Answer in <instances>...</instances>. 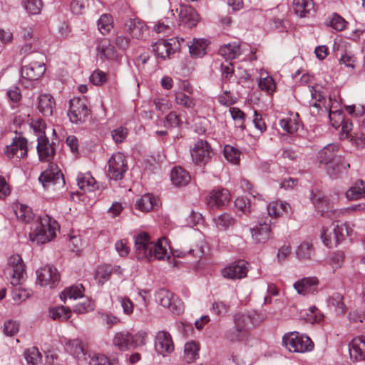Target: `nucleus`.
Listing matches in <instances>:
<instances>
[{"label":"nucleus","mask_w":365,"mask_h":365,"mask_svg":"<svg viewBox=\"0 0 365 365\" xmlns=\"http://www.w3.org/2000/svg\"><path fill=\"white\" fill-rule=\"evenodd\" d=\"M200 346L195 341H190L185 344L184 349V360L187 363L193 362L199 355Z\"/></svg>","instance_id":"obj_41"},{"label":"nucleus","mask_w":365,"mask_h":365,"mask_svg":"<svg viewBox=\"0 0 365 365\" xmlns=\"http://www.w3.org/2000/svg\"><path fill=\"white\" fill-rule=\"evenodd\" d=\"M280 127L289 133H293L298 130V124L290 118H283L279 120Z\"/></svg>","instance_id":"obj_60"},{"label":"nucleus","mask_w":365,"mask_h":365,"mask_svg":"<svg viewBox=\"0 0 365 365\" xmlns=\"http://www.w3.org/2000/svg\"><path fill=\"white\" fill-rule=\"evenodd\" d=\"M153 47L157 56L163 59H165L175 52V49L172 47V43L167 40H159L153 44Z\"/></svg>","instance_id":"obj_31"},{"label":"nucleus","mask_w":365,"mask_h":365,"mask_svg":"<svg viewBox=\"0 0 365 365\" xmlns=\"http://www.w3.org/2000/svg\"><path fill=\"white\" fill-rule=\"evenodd\" d=\"M14 212L16 217L22 222H29L34 217L31 209L22 204L16 206Z\"/></svg>","instance_id":"obj_47"},{"label":"nucleus","mask_w":365,"mask_h":365,"mask_svg":"<svg viewBox=\"0 0 365 365\" xmlns=\"http://www.w3.org/2000/svg\"><path fill=\"white\" fill-rule=\"evenodd\" d=\"M43 5L42 0H26L25 9L29 14L36 15L40 14Z\"/></svg>","instance_id":"obj_55"},{"label":"nucleus","mask_w":365,"mask_h":365,"mask_svg":"<svg viewBox=\"0 0 365 365\" xmlns=\"http://www.w3.org/2000/svg\"><path fill=\"white\" fill-rule=\"evenodd\" d=\"M267 208L269 216L277 217L284 212L287 213L290 209V205L285 202L274 201L268 204Z\"/></svg>","instance_id":"obj_39"},{"label":"nucleus","mask_w":365,"mask_h":365,"mask_svg":"<svg viewBox=\"0 0 365 365\" xmlns=\"http://www.w3.org/2000/svg\"><path fill=\"white\" fill-rule=\"evenodd\" d=\"M150 246V255H148V257L146 258L147 260H161L165 259V258L168 259L170 257V252H168V250L170 247L168 245L166 238H160L157 242H153Z\"/></svg>","instance_id":"obj_19"},{"label":"nucleus","mask_w":365,"mask_h":365,"mask_svg":"<svg viewBox=\"0 0 365 365\" xmlns=\"http://www.w3.org/2000/svg\"><path fill=\"white\" fill-rule=\"evenodd\" d=\"M24 357L29 365H41L42 356L36 347H31L24 351Z\"/></svg>","instance_id":"obj_48"},{"label":"nucleus","mask_w":365,"mask_h":365,"mask_svg":"<svg viewBox=\"0 0 365 365\" xmlns=\"http://www.w3.org/2000/svg\"><path fill=\"white\" fill-rule=\"evenodd\" d=\"M77 184L81 190L91 192L96 189V180L90 175L80 174L77 178Z\"/></svg>","instance_id":"obj_43"},{"label":"nucleus","mask_w":365,"mask_h":365,"mask_svg":"<svg viewBox=\"0 0 365 365\" xmlns=\"http://www.w3.org/2000/svg\"><path fill=\"white\" fill-rule=\"evenodd\" d=\"M350 167L342 156L337 158L334 161L326 165L327 174L332 179H337L341 177Z\"/></svg>","instance_id":"obj_24"},{"label":"nucleus","mask_w":365,"mask_h":365,"mask_svg":"<svg viewBox=\"0 0 365 365\" xmlns=\"http://www.w3.org/2000/svg\"><path fill=\"white\" fill-rule=\"evenodd\" d=\"M349 351L352 360H365V336H360L353 339L349 344Z\"/></svg>","instance_id":"obj_23"},{"label":"nucleus","mask_w":365,"mask_h":365,"mask_svg":"<svg viewBox=\"0 0 365 365\" xmlns=\"http://www.w3.org/2000/svg\"><path fill=\"white\" fill-rule=\"evenodd\" d=\"M348 200H354L365 196V182L361 180H356L346 192Z\"/></svg>","instance_id":"obj_35"},{"label":"nucleus","mask_w":365,"mask_h":365,"mask_svg":"<svg viewBox=\"0 0 365 365\" xmlns=\"http://www.w3.org/2000/svg\"><path fill=\"white\" fill-rule=\"evenodd\" d=\"M127 170L125 155L122 153H115V180L121 179Z\"/></svg>","instance_id":"obj_44"},{"label":"nucleus","mask_w":365,"mask_h":365,"mask_svg":"<svg viewBox=\"0 0 365 365\" xmlns=\"http://www.w3.org/2000/svg\"><path fill=\"white\" fill-rule=\"evenodd\" d=\"M48 313L52 319L60 322L67 320L71 315V309L63 306L51 307L49 309Z\"/></svg>","instance_id":"obj_40"},{"label":"nucleus","mask_w":365,"mask_h":365,"mask_svg":"<svg viewBox=\"0 0 365 365\" xmlns=\"http://www.w3.org/2000/svg\"><path fill=\"white\" fill-rule=\"evenodd\" d=\"M329 118L330 119L331 125L334 127L339 126L344 120L343 113L339 110L333 112L329 110Z\"/></svg>","instance_id":"obj_63"},{"label":"nucleus","mask_w":365,"mask_h":365,"mask_svg":"<svg viewBox=\"0 0 365 365\" xmlns=\"http://www.w3.org/2000/svg\"><path fill=\"white\" fill-rule=\"evenodd\" d=\"M19 331V324L12 320H9L4 323V333L6 336H12Z\"/></svg>","instance_id":"obj_62"},{"label":"nucleus","mask_w":365,"mask_h":365,"mask_svg":"<svg viewBox=\"0 0 365 365\" xmlns=\"http://www.w3.org/2000/svg\"><path fill=\"white\" fill-rule=\"evenodd\" d=\"M339 147L336 144H329L318 152L317 160L320 165H327L341 155H338Z\"/></svg>","instance_id":"obj_25"},{"label":"nucleus","mask_w":365,"mask_h":365,"mask_svg":"<svg viewBox=\"0 0 365 365\" xmlns=\"http://www.w3.org/2000/svg\"><path fill=\"white\" fill-rule=\"evenodd\" d=\"M230 197V192L227 189L217 188L210 193L207 204L211 207H220L229 202Z\"/></svg>","instance_id":"obj_26"},{"label":"nucleus","mask_w":365,"mask_h":365,"mask_svg":"<svg viewBox=\"0 0 365 365\" xmlns=\"http://www.w3.org/2000/svg\"><path fill=\"white\" fill-rule=\"evenodd\" d=\"M131 345V335L128 332L115 334V346L120 350H128Z\"/></svg>","instance_id":"obj_51"},{"label":"nucleus","mask_w":365,"mask_h":365,"mask_svg":"<svg viewBox=\"0 0 365 365\" xmlns=\"http://www.w3.org/2000/svg\"><path fill=\"white\" fill-rule=\"evenodd\" d=\"M259 88L269 94H272L275 90V83L273 78L269 76L263 77L261 73V77L258 80Z\"/></svg>","instance_id":"obj_54"},{"label":"nucleus","mask_w":365,"mask_h":365,"mask_svg":"<svg viewBox=\"0 0 365 365\" xmlns=\"http://www.w3.org/2000/svg\"><path fill=\"white\" fill-rule=\"evenodd\" d=\"M55 107V102L52 96L41 94L38 97V110L45 116H51Z\"/></svg>","instance_id":"obj_29"},{"label":"nucleus","mask_w":365,"mask_h":365,"mask_svg":"<svg viewBox=\"0 0 365 365\" xmlns=\"http://www.w3.org/2000/svg\"><path fill=\"white\" fill-rule=\"evenodd\" d=\"M155 349L158 354L164 356L173 351V341L171 335L168 332L160 331L157 333L155 339Z\"/></svg>","instance_id":"obj_14"},{"label":"nucleus","mask_w":365,"mask_h":365,"mask_svg":"<svg viewBox=\"0 0 365 365\" xmlns=\"http://www.w3.org/2000/svg\"><path fill=\"white\" fill-rule=\"evenodd\" d=\"M319 279L316 277H304L294 284V288L299 294L305 296L317 292Z\"/></svg>","instance_id":"obj_17"},{"label":"nucleus","mask_w":365,"mask_h":365,"mask_svg":"<svg viewBox=\"0 0 365 365\" xmlns=\"http://www.w3.org/2000/svg\"><path fill=\"white\" fill-rule=\"evenodd\" d=\"M213 155V150L206 140H198L191 150L192 161L198 165H206Z\"/></svg>","instance_id":"obj_8"},{"label":"nucleus","mask_w":365,"mask_h":365,"mask_svg":"<svg viewBox=\"0 0 365 365\" xmlns=\"http://www.w3.org/2000/svg\"><path fill=\"white\" fill-rule=\"evenodd\" d=\"M224 156L226 160L234 165L240 163V151L230 145H226L224 148Z\"/></svg>","instance_id":"obj_53"},{"label":"nucleus","mask_w":365,"mask_h":365,"mask_svg":"<svg viewBox=\"0 0 365 365\" xmlns=\"http://www.w3.org/2000/svg\"><path fill=\"white\" fill-rule=\"evenodd\" d=\"M210 310L213 314L222 318L226 317L230 312V305L222 301H217L212 303Z\"/></svg>","instance_id":"obj_50"},{"label":"nucleus","mask_w":365,"mask_h":365,"mask_svg":"<svg viewBox=\"0 0 365 365\" xmlns=\"http://www.w3.org/2000/svg\"><path fill=\"white\" fill-rule=\"evenodd\" d=\"M84 288L82 284H77L70 287L61 293V299L66 300V299H77L83 297Z\"/></svg>","instance_id":"obj_49"},{"label":"nucleus","mask_w":365,"mask_h":365,"mask_svg":"<svg viewBox=\"0 0 365 365\" xmlns=\"http://www.w3.org/2000/svg\"><path fill=\"white\" fill-rule=\"evenodd\" d=\"M347 22L341 16L333 14L330 18L329 25L336 31H342L345 29Z\"/></svg>","instance_id":"obj_58"},{"label":"nucleus","mask_w":365,"mask_h":365,"mask_svg":"<svg viewBox=\"0 0 365 365\" xmlns=\"http://www.w3.org/2000/svg\"><path fill=\"white\" fill-rule=\"evenodd\" d=\"M182 123L180 115L175 111L170 112L165 117V126L169 128H175L180 126Z\"/></svg>","instance_id":"obj_59"},{"label":"nucleus","mask_w":365,"mask_h":365,"mask_svg":"<svg viewBox=\"0 0 365 365\" xmlns=\"http://www.w3.org/2000/svg\"><path fill=\"white\" fill-rule=\"evenodd\" d=\"M215 223L219 230H225L234 225L235 219L230 214L225 212L215 218Z\"/></svg>","instance_id":"obj_46"},{"label":"nucleus","mask_w":365,"mask_h":365,"mask_svg":"<svg viewBox=\"0 0 365 365\" xmlns=\"http://www.w3.org/2000/svg\"><path fill=\"white\" fill-rule=\"evenodd\" d=\"M44 58L42 53H36L31 63L22 67L21 76L29 81L39 78L46 71Z\"/></svg>","instance_id":"obj_6"},{"label":"nucleus","mask_w":365,"mask_h":365,"mask_svg":"<svg viewBox=\"0 0 365 365\" xmlns=\"http://www.w3.org/2000/svg\"><path fill=\"white\" fill-rule=\"evenodd\" d=\"M179 21L181 25L191 29L195 27L199 21V15L192 6L181 5L179 12Z\"/></svg>","instance_id":"obj_21"},{"label":"nucleus","mask_w":365,"mask_h":365,"mask_svg":"<svg viewBox=\"0 0 365 365\" xmlns=\"http://www.w3.org/2000/svg\"><path fill=\"white\" fill-rule=\"evenodd\" d=\"M283 345L292 352L304 353L314 348V343L309 337L297 331L290 332L282 338Z\"/></svg>","instance_id":"obj_4"},{"label":"nucleus","mask_w":365,"mask_h":365,"mask_svg":"<svg viewBox=\"0 0 365 365\" xmlns=\"http://www.w3.org/2000/svg\"><path fill=\"white\" fill-rule=\"evenodd\" d=\"M88 6V0H73L71 2V10L73 14H81Z\"/></svg>","instance_id":"obj_61"},{"label":"nucleus","mask_w":365,"mask_h":365,"mask_svg":"<svg viewBox=\"0 0 365 365\" xmlns=\"http://www.w3.org/2000/svg\"><path fill=\"white\" fill-rule=\"evenodd\" d=\"M120 306L123 309V313L127 315H130L134 309V304L132 301L126 297L119 298Z\"/></svg>","instance_id":"obj_64"},{"label":"nucleus","mask_w":365,"mask_h":365,"mask_svg":"<svg viewBox=\"0 0 365 365\" xmlns=\"http://www.w3.org/2000/svg\"><path fill=\"white\" fill-rule=\"evenodd\" d=\"M309 91L312 96L311 100L309 101L310 112L312 115H319L320 110L327 111V108L325 105V98L322 93L317 90L314 87H309Z\"/></svg>","instance_id":"obj_22"},{"label":"nucleus","mask_w":365,"mask_h":365,"mask_svg":"<svg viewBox=\"0 0 365 365\" xmlns=\"http://www.w3.org/2000/svg\"><path fill=\"white\" fill-rule=\"evenodd\" d=\"M170 178L173 184L178 187L186 185L190 180V174L180 167L172 170Z\"/></svg>","instance_id":"obj_32"},{"label":"nucleus","mask_w":365,"mask_h":365,"mask_svg":"<svg viewBox=\"0 0 365 365\" xmlns=\"http://www.w3.org/2000/svg\"><path fill=\"white\" fill-rule=\"evenodd\" d=\"M67 349L76 358L81 359L86 354L84 344L79 339L69 340L66 343Z\"/></svg>","instance_id":"obj_37"},{"label":"nucleus","mask_w":365,"mask_h":365,"mask_svg":"<svg viewBox=\"0 0 365 365\" xmlns=\"http://www.w3.org/2000/svg\"><path fill=\"white\" fill-rule=\"evenodd\" d=\"M155 300L161 306L168 308L175 314H180L182 309L177 304L173 294L168 289H160L155 294Z\"/></svg>","instance_id":"obj_16"},{"label":"nucleus","mask_w":365,"mask_h":365,"mask_svg":"<svg viewBox=\"0 0 365 365\" xmlns=\"http://www.w3.org/2000/svg\"><path fill=\"white\" fill-rule=\"evenodd\" d=\"M98 56L101 59H112L114 56V41L108 38L101 40L98 47Z\"/></svg>","instance_id":"obj_28"},{"label":"nucleus","mask_w":365,"mask_h":365,"mask_svg":"<svg viewBox=\"0 0 365 365\" xmlns=\"http://www.w3.org/2000/svg\"><path fill=\"white\" fill-rule=\"evenodd\" d=\"M27 140L21 136H16L13 139L12 143L6 146L5 155L9 158L16 156L19 158H23L27 156Z\"/></svg>","instance_id":"obj_13"},{"label":"nucleus","mask_w":365,"mask_h":365,"mask_svg":"<svg viewBox=\"0 0 365 365\" xmlns=\"http://www.w3.org/2000/svg\"><path fill=\"white\" fill-rule=\"evenodd\" d=\"M265 319L264 314L255 310L239 312L233 314V327L226 331L225 337L232 343H243L250 337L249 324L257 326Z\"/></svg>","instance_id":"obj_1"},{"label":"nucleus","mask_w":365,"mask_h":365,"mask_svg":"<svg viewBox=\"0 0 365 365\" xmlns=\"http://www.w3.org/2000/svg\"><path fill=\"white\" fill-rule=\"evenodd\" d=\"M57 227V222L48 215L38 217L31 227L29 239L36 244H44L56 236Z\"/></svg>","instance_id":"obj_2"},{"label":"nucleus","mask_w":365,"mask_h":365,"mask_svg":"<svg viewBox=\"0 0 365 365\" xmlns=\"http://www.w3.org/2000/svg\"><path fill=\"white\" fill-rule=\"evenodd\" d=\"M311 200L312 203L314 205L319 212H321L322 216L331 218L332 220L339 217L347 212V209L345 210H336L334 209L333 205L329 200L321 193H312ZM363 209V206L361 205H356L354 207H349L348 210H356Z\"/></svg>","instance_id":"obj_3"},{"label":"nucleus","mask_w":365,"mask_h":365,"mask_svg":"<svg viewBox=\"0 0 365 365\" xmlns=\"http://www.w3.org/2000/svg\"><path fill=\"white\" fill-rule=\"evenodd\" d=\"M296 256L300 260L310 259L314 255L313 244L310 241L302 242L296 250Z\"/></svg>","instance_id":"obj_38"},{"label":"nucleus","mask_w":365,"mask_h":365,"mask_svg":"<svg viewBox=\"0 0 365 365\" xmlns=\"http://www.w3.org/2000/svg\"><path fill=\"white\" fill-rule=\"evenodd\" d=\"M327 304L329 307H333L337 314H344L346 312L347 307L344 302V297L338 292L333 293L327 299Z\"/></svg>","instance_id":"obj_33"},{"label":"nucleus","mask_w":365,"mask_h":365,"mask_svg":"<svg viewBox=\"0 0 365 365\" xmlns=\"http://www.w3.org/2000/svg\"><path fill=\"white\" fill-rule=\"evenodd\" d=\"M153 242L150 241L148 233L142 232L135 239V248L136 257L138 259H146L148 255H150V249Z\"/></svg>","instance_id":"obj_15"},{"label":"nucleus","mask_w":365,"mask_h":365,"mask_svg":"<svg viewBox=\"0 0 365 365\" xmlns=\"http://www.w3.org/2000/svg\"><path fill=\"white\" fill-rule=\"evenodd\" d=\"M8 264L11 274V284L15 287L21 284V281L24 280L26 274L25 266L21 257L19 255L11 257Z\"/></svg>","instance_id":"obj_12"},{"label":"nucleus","mask_w":365,"mask_h":365,"mask_svg":"<svg viewBox=\"0 0 365 365\" xmlns=\"http://www.w3.org/2000/svg\"><path fill=\"white\" fill-rule=\"evenodd\" d=\"M38 180L44 189H48L51 185H63L65 183L63 174L55 165L41 173Z\"/></svg>","instance_id":"obj_10"},{"label":"nucleus","mask_w":365,"mask_h":365,"mask_svg":"<svg viewBox=\"0 0 365 365\" xmlns=\"http://www.w3.org/2000/svg\"><path fill=\"white\" fill-rule=\"evenodd\" d=\"M155 205V200L150 194H145L135 203V207L143 212L151 210Z\"/></svg>","instance_id":"obj_45"},{"label":"nucleus","mask_w":365,"mask_h":365,"mask_svg":"<svg viewBox=\"0 0 365 365\" xmlns=\"http://www.w3.org/2000/svg\"><path fill=\"white\" fill-rule=\"evenodd\" d=\"M90 113L91 110L88 106L86 98H74L70 101L68 115L72 123H78L85 121Z\"/></svg>","instance_id":"obj_5"},{"label":"nucleus","mask_w":365,"mask_h":365,"mask_svg":"<svg viewBox=\"0 0 365 365\" xmlns=\"http://www.w3.org/2000/svg\"><path fill=\"white\" fill-rule=\"evenodd\" d=\"M207 45V41L204 38H194L187 46L192 56L201 57L205 54Z\"/></svg>","instance_id":"obj_36"},{"label":"nucleus","mask_w":365,"mask_h":365,"mask_svg":"<svg viewBox=\"0 0 365 365\" xmlns=\"http://www.w3.org/2000/svg\"><path fill=\"white\" fill-rule=\"evenodd\" d=\"M37 281L41 286L54 284L60 276L55 267L47 265L37 270Z\"/></svg>","instance_id":"obj_20"},{"label":"nucleus","mask_w":365,"mask_h":365,"mask_svg":"<svg viewBox=\"0 0 365 365\" xmlns=\"http://www.w3.org/2000/svg\"><path fill=\"white\" fill-rule=\"evenodd\" d=\"M113 272V267L110 264H104L98 267L96 270L94 278L99 284H103L108 280Z\"/></svg>","instance_id":"obj_42"},{"label":"nucleus","mask_w":365,"mask_h":365,"mask_svg":"<svg viewBox=\"0 0 365 365\" xmlns=\"http://www.w3.org/2000/svg\"><path fill=\"white\" fill-rule=\"evenodd\" d=\"M344 231L347 230L343 225L334 222L329 227H323L321 238L327 247H336L344 239Z\"/></svg>","instance_id":"obj_7"},{"label":"nucleus","mask_w":365,"mask_h":365,"mask_svg":"<svg viewBox=\"0 0 365 365\" xmlns=\"http://www.w3.org/2000/svg\"><path fill=\"white\" fill-rule=\"evenodd\" d=\"M94 308V302L90 299H86L83 302L77 304L74 307V312L78 314H84L93 311Z\"/></svg>","instance_id":"obj_57"},{"label":"nucleus","mask_w":365,"mask_h":365,"mask_svg":"<svg viewBox=\"0 0 365 365\" xmlns=\"http://www.w3.org/2000/svg\"><path fill=\"white\" fill-rule=\"evenodd\" d=\"M247 271L246 262L242 260H238L224 268L222 270V274L224 277L236 279L245 277Z\"/></svg>","instance_id":"obj_18"},{"label":"nucleus","mask_w":365,"mask_h":365,"mask_svg":"<svg viewBox=\"0 0 365 365\" xmlns=\"http://www.w3.org/2000/svg\"><path fill=\"white\" fill-rule=\"evenodd\" d=\"M37 152L40 161H51L56 153L55 143H50L48 138L45 135L44 133L39 132L37 136Z\"/></svg>","instance_id":"obj_9"},{"label":"nucleus","mask_w":365,"mask_h":365,"mask_svg":"<svg viewBox=\"0 0 365 365\" xmlns=\"http://www.w3.org/2000/svg\"><path fill=\"white\" fill-rule=\"evenodd\" d=\"M107 81V73L99 69L95 70L90 76V81L96 86H101Z\"/></svg>","instance_id":"obj_56"},{"label":"nucleus","mask_w":365,"mask_h":365,"mask_svg":"<svg viewBox=\"0 0 365 365\" xmlns=\"http://www.w3.org/2000/svg\"><path fill=\"white\" fill-rule=\"evenodd\" d=\"M274 222L271 219H265L259 222L255 227L251 228L250 232L252 240L256 243H264L272 237V229Z\"/></svg>","instance_id":"obj_11"},{"label":"nucleus","mask_w":365,"mask_h":365,"mask_svg":"<svg viewBox=\"0 0 365 365\" xmlns=\"http://www.w3.org/2000/svg\"><path fill=\"white\" fill-rule=\"evenodd\" d=\"M98 26L102 34H108L113 28V16L110 14H103L98 21Z\"/></svg>","instance_id":"obj_52"},{"label":"nucleus","mask_w":365,"mask_h":365,"mask_svg":"<svg viewBox=\"0 0 365 365\" xmlns=\"http://www.w3.org/2000/svg\"><path fill=\"white\" fill-rule=\"evenodd\" d=\"M219 52L226 60L235 59L242 53L240 43L237 41L229 43L221 46Z\"/></svg>","instance_id":"obj_30"},{"label":"nucleus","mask_w":365,"mask_h":365,"mask_svg":"<svg viewBox=\"0 0 365 365\" xmlns=\"http://www.w3.org/2000/svg\"><path fill=\"white\" fill-rule=\"evenodd\" d=\"M175 101L190 111L194 110L196 106V100L182 91H175Z\"/></svg>","instance_id":"obj_34"},{"label":"nucleus","mask_w":365,"mask_h":365,"mask_svg":"<svg viewBox=\"0 0 365 365\" xmlns=\"http://www.w3.org/2000/svg\"><path fill=\"white\" fill-rule=\"evenodd\" d=\"M294 10L299 17L308 16L314 11V3L313 0H294Z\"/></svg>","instance_id":"obj_27"}]
</instances>
